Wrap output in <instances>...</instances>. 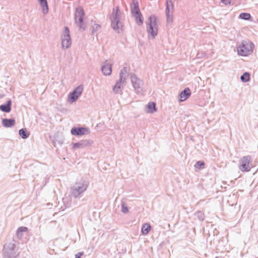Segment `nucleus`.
<instances>
[{
    "label": "nucleus",
    "instance_id": "obj_1",
    "mask_svg": "<svg viewBox=\"0 0 258 258\" xmlns=\"http://www.w3.org/2000/svg\"><path fill=\"white\" fill-rule=\"evenodd\" d=\"M89 185V181L88 179L81 178L80 180L76 181L74 186L71 187V192L72 196L76 199L80 198L88 188Z\"/></svg>",
    "mask_w": 258,
    "mask_h": 258
},
{
    "label": "nucleus",
    "instance_id": "obj_2",
    "mask_svg": "<svg viewBox=\"0 0 258 258\" xmlns=\"http://www.w3.org/2000/svg\"><path fill=\"white\" fill-rule=\"evenodd\" d=\"M157 20V17L155 15H152L148 17L147 22V32L149 39H154L158 35Z\"/></svg>",
    "mask_w": 258,
    "mask_h": 258
},
{
    "label": "nucleus",
    "instance_id": "obj_3",
    "mask_svg": "<svg viewBox=\"0 0 258 258\" xmlns=\"http://www.w3.org/2000/svg\"><path fill=\"white\" fill-rule=\"evenodd\" d=\"M131 12L136 23L140 26L143 24L144 18L140 11L138 0H132L130 4Z\"/></svg>",
    "mask_w": 258,
    "mask_h": 258
},
{
    "label": "nucleus",
    "instance_id": "obj_4",
    "mask_svg": "<svg viewBox=\"0 0 258 258\" xmlns=\"http://www.w3.org/2000/svg\"><path fill=\"white\" fill-rule=\"evenodd\" d=\"M85 11L82 6H78L76 8L75 19V23L78 25L79 29L81 31L86 30V27L84 24Z\"/></svg>",
    "mask_w": 258,
    "mask_h": 258
},
{
    "label": "nucleus",
    "instance_id": "obj_5",
    "mask_svg": "<svg viewBox=\"0 0 258 258\" xmlns=\"http://www.w3.org/2000/svg\"><path fill=\"white\" fill-rule=\"evenodd\" d=\"M16 248L14 243L9 242L5 244L3 250V258H16L17 254Z\"/></svg>",
    "mask_w": 258,
    "mask_h": 258
},
{
    "label": "nucleus",
    "instance_id": "obj_6",
    "mask_svg": "<svg viewBox=\"0 0 258 258\" xmlns=\"http://www.w3.org/2000/svg\"><path fill=\"white\" fill-rule=\"evenodd\" d=\"M61 44L63 49H68L72 45V39L70 35V29L65 26L60 36Z\"/></svg>",
    "mask_w": 258,
    "mask_h": 258
},
{
    "label": "nucleus",
    "instance_id": "obj_7",
    "mask_svg": "<svg viewBox=\"0 0 258 258\" xmlns=\"http://www.w3.org/2000/svg\"><path fill=\"white\" fill-rule=\"evenodd\" d=\"M254 48V44L251 42H243L237 47L238 54L241 56H247L250 52H252Z\"/></svg>",
    "mask_w": 258,
    "mask_h": 258
},
{
    "label": "nucleus",
    "instance_id": "obj_8",
    "mask_svg": "<svg viewBox=\"0 0 258 258\" xmlns=\"http://www.w3.org/2000/svg\"><path fill=\"white\" fill-rule=\"evenodd\" d=\"M251 157L249 155L242 157L239 160V169L243 172H248L252 168Z\"/></svg>",
    "mask_w": 258,
    "mask_h": 258
},
{
    "label": "nucleus",
    "instance_id": "obj_9",
    "mask_svg": "<svg viewBox=\"0 0 258 258\" xmlns=\"http://www.w3.org/2000/svg\"><path fill=\"white\" fill-rule=\"evenodd\" d=\"M84 89L82 84L76 87L73 91L71 92L68 97V100L70 103L75 102L81 95Z\"/></svg>",
    "mask_w": 258,
    "mask_h": 258
},
{
    "label": "nucleus",
    "instance_id": "obj_10",
    "mask_svg": "<svg viewBox=\"0 0 258 258\" xmlns=\"http://www.w3.org/2000/svg\"><path fill=\"white\" fill-rule=\"evenodd\" d=\"M130 77L133 88L137 93H139L142 90L141 88V85L143 84L142 80L139 79L134 73H131Z\"/></svg>",
    "mask_w": 258,
    "mask_h": 258
},
{
    "label": "nucleus",
    "instance_id": "obj_11",
    "mask_svg": "<svg viewBox=\"0 0 258 258\" xmlns=\"http://www.w3.org/2000/svg\"><path fill=\"white\" fill-rule=\"evenodd\" d=\"M90 133V129L84 126L73 127L71 130V134L76 137L88 135Z\"/></svg>",
    "mask_w": 258,
    "mask_h": 258
},
{
    "label": "nucleus",
    "instance_id": "obj_12",
    "mask_svg": "<svg viewBox=\"0 0 258 258\" xmlns=\"http://www.w3.org/2000/svg\"><path fill=\"white\" fill-rule=\"evenodd\" d=\"M93 143V141L91 140H82L78 142L73 143L72 149H83L90 146Z\"/></svg>",
    "mask_w": 258,
    "mask_h": 258
},
{
    "label": "nucleus",
    "instance_id": "obj_13",
    "mask_svg": "<svg viewBox=\"0 0 258 258\" xmlns=\"http://www.w3.org/2000/svg\"><path fill=\"white\" fill-rule=\"evenodd\" d=\"M191 92L188 87L185 88L179 94V102H182L187 100L191 95Z\"/></svg>",
    "mask_w": 258,
    "mask_h": 258
},
{
    "label": "nucleus",
    "instance_id": "obj_14",
    "mask_svg": "<svg viewBox=\"0 0 258 258\" xmlns=\"http://www.w3.org/2000/svg\"><path fill=\"white\" fill-rule=\"evenodd\" d=\"M121 12L118 6H116L112 9L111 15L110 17V21H116L121 20Z\"/></svg>",
    "mask_w": 258,
    "mask_h": 258
},
{
    "label": "nucleus",
    "instance_id": "obj_15",
    "mask_svg": "<svg viewBox=\"0 0 258 258\" xmlns=\"http://www.w3.org/2000/svg\"><path fill=\"white\" fill-rule=\"evenodd\" d=\"M101 72L105 76H109L112 72V64L108 63L106 60L101 66Z\"/></svg>",
    "mask_w": 258,
    "mask_h": 258
},
{
    "label": "nucleus",
    "instance_id": "obj_16",
    "mask_svg": "<svg viewBox=\"0 0 258 258\" xmlns=\"http://www.w3.org/2000/svg\"><path fill=\"white\" fill-rule=\"evenodd\" d=\"M111 27L117 33L121 32L122 29V23L121 20L116 21H111Z\"/></svg>",
    "mask_w": 258,
    "mask_h": 258
},
{
    "label": "nucleus",
    "instance_id": "obj_17",
    "mask_svg": "<svg viewBox=\"0 0 258 258\" xmlns=\"http://www.w3.org/2000/svg\"><path fill=\"white\" fill-rule=\"evenodd\" d=\"M12 100L9 99L4 104L0 105V110L5 113H9L12 110Z\"/></svg>",
    "mask_w": 258,
    "mask_h": 258
},
{
    "label": "nucleus",
    "instance_id": "obj_18",
    "mask_svg": "<svg viewBox=\"0 0 258 258\" xmlns=\"http://www.w3.org/2000/svg\"><path fill=\"white\" fill-rule=\"evenodd\" d=\"M124 79L119 78V79L116 81L114 86L113 87V91L115 94H119L120 92H121L123 89V86L121 85V83L123 82Z\"/></svg>",
    "mask_w": 258,
    "mask_h": 258
},
{
    "label": "nucleus",
    "instance_id": "obj_19",
    "mask_svg": "<svg viewBox=\"0 0 258 258\" xmlns=\"http://www.w3.org/2000/svg\"><path fill=\"white\" fill-rule=\"evenodd\" d=\"M38 2L41 7V12L43 15H45L49 12V7L47 0H38Z\"/></svg>",
    "mask_w": 258,
    "mask_h": 258
},
{
    "label": "nucleus",
    "instance_id": "obj_20",
    "mask_svg": "<svg viewBox=\"0 0 258 258\" xmlns=\"http://www.w3.org/2000/svg\"><path fill=\"white\" fill-rule=\"evenodd\" d=\"M16 122L15 118H3L2 119V124L5 127H11L13 126Z\"/></svg>",
    "mask_w": 258,
    "mask_h": 258
},
{
    "label": "nucleus",
    "instance_id": "obj_21",
    "mask_svg": "<svg viewBox=\"0 0 258 258\" xmlns=\"http://www.w3.org/2000/svg\"><path fill=\"white\" fill-rule=\"evenodd\" d=\"M147 112L149 113H153L157 110L156 107V104L154 102H150L147 105Z\"/></svg>",
    "mask_w": 258,
    "mask_h": 258
},
{
    "label": "nucleus",
    "instance_id": "obj_22",
    "mask_svg": "<svg viewBox=\"0 0 258 258\" xmlns=\"http://www.w3.org/2000/svg\"><path fill=\"white\" fill-rule=\"evenodd\" d=\"M28 228L26 226L19 227L16 231V235L19 239H21L24 235V232L27 231Z\"/></svg>",
    "mask_w": 258,
    "mask_h": 258
},
{
    "label": "nucleus",
    "instance_id": "obj_23",
    "mask_svg": "<svg viewBox=\"0 0 258 258\" xmlns=\"http://www.w3.org/2000/svg\"><path fill=\"white\" fill-rule=\"evenodd\" d=\"M152 227L149 223H144L142 226L141 232L143 235L148 234L151 230Z\"/></svg>",
    "mask_w": 258,
    "mask_h": 258
},
{
    "label": "nucleus",
    "instance_id": "obj_24",
    "mask_svg": "<svg viewBox=\"0 0 258 258\" xmlns=\"http://www.w3.org/2000/svg\"><path fill=\"white\" fill-rule=\"evenodd\" d=\"M19 135L23 139H27L30 135V133L28 131L27 128H22L19 131Z\"/></svg>",
    "mask_w": 258,
    "mask_h": 258
},
{
    "label": "nucleus",
    "instance_id": "obj_25",
    "mask_svg": "<svg viewBox=\"0 0 258 258\" xmlns=\"http://www.w3.org/2000/svg\"><path fill=\"white\" fill-rule=\"evenodd\" d=\"M238 18L246 21H252V17L250 14L248 13H241L238 16Z\"/></svg>",
    "mask_w": 258,
    "mask_h": 258
},
{
    "label": "nucleus",
    "instance_id": "obj_26",
    "mask_svg": "<svg viewBox=\"0 0 258 258\" xmlns=\"http://www.w3.org/2000/svg\"><path fill=\"white\" fill-rule=\"evenodd\" d=\"M250 79V74L249 72H245L240 76L241 81L243 83H246Z\"/></svg>",
    "mask_w": 258,
    "mask_h": 258
},
{
    "label": "nucleus",
    "instance_id": "obj_27",
    "mask_svg": "<svg viewBox=\"0 0 258 258\" xmlns=\"http://www.w3.org/2000/svg\"><path fill=\"white\" fill-rule=\"evenodd\" d=\"M195 216L196 218H197L199 220L202 222L205 220V216L204 212L198 211L195 214Z\"/></svg>",
    "mask_w": 258,
    "mask_h": 258
},
{
    "label": "nucleus",
    "instance_id": "obj_28",
    "mask_svg": "<svg viewBox=\"0 0 258 258\" xmlns=\"http://www.w3.org/2000/svg\"><path fill=\"white\" fill-rule=\"evenodd\" d=\"M92 24V34L93 35L95 32H97L100 28L101 25L95 23L93 20L91 21Z\"/></svg>",
    "mask_w": 258,
    "mask_h": 258
},
{
    "label": "nucleus",
    "instance_id": "obj_29",
    "mask_svg": "<svg viewBox=\"0 0 258 258\" xmlns=\"http://www.w3.org/2000/svg\"><path fill=\"white\" fill-rule=\"evenodd\" d=\"M171 5L172 9H173L174 6L172 0H166V8H165V14L168 15L170 14V6Z\"/></svg>",
    "mask_w": 258,
    "mask_h": 258
},
{
    "label": "nucleus",
    "instance_id": "obj_30",
    "mask_svg": "<svg viewBox=\"0 0 258 258\" xmlns=\"http://www.w3.org/2000/svg\"><path fill=\"white\" fill-rule=\"evenodd\" d=\"M205 163L203 161L200 160L197 161L194 165V167L198 169H201L204 168Z\"/></svg>",
    "mask_w": 258,
    "mask_h": 258
},
{
    "label": "nucleus",
    "instance_id": "obj_31",
    "mask_svg": "<svg viewBox=\"0 0 258 258\" xmlns=\"http://www.w3.org/2000/svg\"><path fill=\"white\" fill-rule=\"evenodd\" d=\"M62 201H63V206H64V208H63L62 207H61V209H62V211L66 209H67V208H69L70 207V205H71V204H70V202L67 199H64L63 198L62 199Z\"/></svg>",
    "mask_w": 258,
    "mask_h": 258
},
{
    "label": "nucleus",
    "instance_id": "obj_32",
    "mask_svg": "<svg viewBox=\"0 0 258 258\" xmlns=\"http://www.w3.org/2000/svg\"><path fill=\"white\" fill-rule=\"evenodd\" d=\"M235 0H220L221 3L226 6H233L235 4Z\"/></svg>",
    "mask_w": 258,
    "mask_h": 258
},
{
    "label": "nucleus",
    "instance_id": "obj_33",
    "mask_svg": "<svg viewBox=\"0 0 258 258\" xmlns=\"http://www.w3.org/2000/svg\"><path fill=\"white\" fill-rule=\"evenodd\" d=\"M127 70V68L126 67H124L119 72V78L125 80V78L123 77V75L126 73Z\"/></svg>",
    "mask_w": 258,
    "mask_h": 258
},
{
    "label": "nucleus",
    "instance_id": "obj_34",
    "mask_svg": "<svg viewBox=\"0 0 258 258\" xmlns=\"http://www.w3.org/2000/svg\"><path fill=\"white\" fill-rule=\"evenodd\" d=\"M121 211L123 213H124V214L127 213L129 211L128 207L127 206H126L125 204L123 202L121 203Z\"/></svg>",
    "mask_w": 258,
    "mask_h": 258
},
{
    "label": "nucleus",
    "instance_id": "obj_35",
    "mask_svg": "<svg viewBox=\"0 0 258 258\" xmlns=\"http://www.w3.org/2000/svg\"><path fill=\"white\" fill-rule=\"evenodd\" d=\"M53 146L56 147V144H59V145H61L63 143V140L62 139L60 140H53L52 142Z\"/></svg>",
    "mask_w": 258,
    "mask_h": 258
},
{
    "label": "nucleus",
    "instance_id": "obj_36",
    "mask_svg": "<svg viewBox=\"0 0 258 258\" xmlns=\"http://www.w3.org/2000/svg\"><path fill=\"white\" fill-rule=\"evenodd\" d=\"M166 20L167 23H170L172 22L173 20V15H170V14H168V15L166 14Z\"/></svg>",
    "mask_w": 258,
    "mask_h": 258
},
{
    "label": "nucleus",
    "instance_id": "obj_37",
    "mask_svg": "<svg viewBox=\"0 0 258 258\" xmlns=\"http://www.w3.org/2000/svg\"><path fill=\"white\" fill-rule=\"evenodd\" d=\"M84 254V252L83 251H80L79 252H77L75 256V258H81L82 256Z\"/></svg>",
    "mask_w": 258,
    "mask_h": 258
},
{
    "label": "nucleus",
    "instance_id": "obj_38",
    "mask_svg": "<svg viewBox=\"0 0 258 258\" xmlns=\"http://www.w3.org/2000/svg\"><path fill=\"white\" fill-rule=\"evenodd\" d=\"M3 96H4L3 95L0 94V99L2 98Z\"/></svg>",
    "mask_w": 258,
    "mask_h": 258
},
{
    "label": "nucleus",
    "instance_id": "obj_39",
    "mask_svg": "<svg viewBox=\"0 0 258 258\" xmlns=\"http://www.w3.org/2000/svg\"><path fill=\"white\" fill-rule=\"evenodd\" d=\"M257 22H258V19H257Z\"/></svg>",
    "mask_w": 258,
    "mask_h": 258
}]
</instances>
